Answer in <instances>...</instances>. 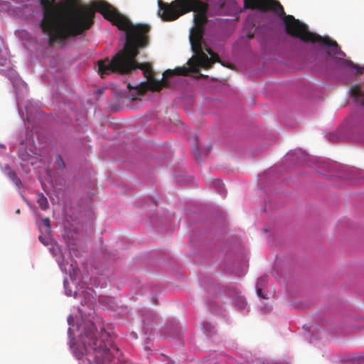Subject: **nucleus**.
<instances>
[{
  "label": "nucleus",
  "mask_w": 364,
  "mask_h": 364,
  "mask_svg": "<svg viewBox=\"0 0 364 364\" xmlns=\"http://www.w3.org/2000/svg\"><path fill=\"white\" fill-rule=\"evenodd\" d=\"M72 11L51 10L44 13L40 26L43 33L48 36V43H63L71 37L82 34L93 23L95 12L100 13L103 17L112 23L119 30L126 31V41L122 50L118 52L111 60L106 58L97 62L95 69L102 78L112 73L128 74L136 68L143 71L147 81L141 82L135 90L143 95L147 90L160 91L166 85L164 79L176 75L187 76L191 73H198V67L210 68L215 62L230 68L220 60L218 54L210 48L206 51L209 58L203 50V35L209 16L221 15L225 5L223 0H174L168 4L158 1V15L163 21H171L181 16L193 12L195 28L190 34V43L195 57L188 60L189 68L177 67L174 70H167L163 73L161 80L154 78L151 64L139 63L136 57L139 48L146 47L149 43L147 33L151 27L148 24H132L130 20L120 14L113 6L105 1H97L92 4L81 5L77 0H68Z\"/></svg>",
  "instance_id": "nucleus-1"
},
{
  "label": "nucleus",
  "mask_w": 364,
  "mask_h": 364,
  "mask_svg": "<svg viewBox=\"0 0 364 364\" xmlns=\"http://www.w3.org/2000/svg\"><path fill=\"white\" fill-rule=\"evenodd\" d=\"M117 351L105 328L100 327L98 332L92 322L86 323L74 348L76 358L81 360L85 357L89 364H118L114 354Z\"/></svg>",
  "instance_id": "nucleus-2"
},
{
  "label": "nucleus",
  "mask_w": 364,
  "mask_h": 364,
  "mask_svg": "<svg viewBox=\"0 0 364 364\" xmlns=\"http://www.w3.org/2000/svg\"><path fill=\"white\" fill-rule=\"evenodd\" d=\"M285 29L290 36L304 42L317 43L320 46H326L328 55H336L341 52V48L335 41L328 36H321L309 31L307 25L292 16H287Z\"/></svg>",
  "instance_id": "nucleus-3"
},
{
  "label": "nucleus",
  "mask_w": 364,
  "mask_h": 364,
  "mask_svg": "<svg viewBox=\"0 0 364 364\" xmlns=\"http://www.w3.org/2000/svg\"><path fill=\"white\" fill-rule=\"evenodd\" d=\"M255 10L261 12L272 11L282 16L285 14L282 4L278 0H255V4H252Z\"/></svg>",
  "instance_id": "nucleus-4"
},
{
  "label": "nucleus",
  "mask_w": 364,
  "mask_h": 364,
  "mask_svg": "<svg viewBox=\"0 0 364 364\" xmlns=\"http://www.w3.org/2000/svg\"><path fill=\"white\" fill-rule=\"evenodd\" d=\"M350 95L356 102L364 106V93L358 86L355 85L350 87Z\"/></svg>",
  "instance_id": "nucleus-5"
},
{
  "label": "nucleus",
  "mask_w": 364,
  "mask_h": 364,
  "mask_svg": "<svg viewBox=\"0 0 364 364\" xmlns=\"http://www.w3.org/2000/svg\"><path fill=\"white\" fill-rule=\"evenodd\" d=\"M37 203L42 210H46L49 207L48 200L43 193L38 195Z\"/></svg>",
  "instance_id": "nucleus-6"
},
{
  "label": "nucleus",
  "mask_w": 364,
  "mask_h": 364,
  "mask_svg": "<svg viewBox=\"0 0 364 364\" xmlns=\"http://www.w3.org/2000/svg\"><path fill=\"white\" fill-rule=\"evenodd\" d=\"M343 65L348 66V68H350L351 69L355 70L356 73L358 75H360L364 72V66L360 67L359 65H355L351 61L345 60Z\"/></svg>",
  "instance_id": "nucleus-7"
},
{
  "label": "nucleus",
  "mask_w": 364,
  "mask_h": 364,
  "mask_svg": "<svg viewBox=\"0 0 364 364\" xmlns=\"http://www.w3.org/2000/svg\"><path fill=\"white\" fill-rule=\"evenodd\" d=\"M7 176L9 178V179L12 181L18 187H19L21 185V181L17 176L16 172L11 170L9 168V171L7 173Z\"/></svg>",
  "instance_id": "nucleus-8"
},
{
  "label": "nucleus",
  "mask_w": 364,
  "mask_h": 364,
  "mask_svg": "<svg viewBox=\"0 0 364 364\" xmlns=\"http://www.w3.org/2000/svg\"><path fill=\"white\" fill-rule=\"evenodd\" d=\"M234 304L235 306H238L239 308L243 309H245L247 306V303L245 301V299L242 296H238L234 299Z\"/></svg>",
  "instance_id": "nucleus-9"
},
{
  "label": "nucleus",
  "mask_w": 364,
  "mask_h": 364,
  "mask_svg": "<svg viewBox=\"0 0 364 364\" xmlns=\"http://www.w3.org/2000/svg\"><path fill=\"white\" fill-rule=\"evenodd\" d=\"M267 281L266 279V277H261L258 279L257 281V295L263 299H267V297L265 296H264L262 293V288L260 287V286L263 284V283H265Z\"/></svg>",
  "instance_id": "nucleus-10"
},
{
  "label": "nucleus",
  "mask_w": 364,
  "mask_h": 364,
  "mask_svg": "<svg viewBox=\"0 0 364 364\" xmlns=\"http://www.w3.org/2000/svg\"><path fill=\"white\" fill-rule=\"evenodd\" d=\"M7 62V58L1 50V40L0 39V65L4 66L6 65Z\"/></svg>",
  "instance_id": "nucleus-11"
},
{
  "label": "nucleus",
  "mask_w": 364,
  "mask_h": 364,
  "mask_svg": "<svg viewBox=\"0 0 364 364\" xmlns=\"http://www.w3.org/2000/svg\"><path fill=\"white\" fill-rule=\"evenodd\" d=\"M252 4H255V0H244V6L245 9L255 10V9L252 8L253 6H252Z\"/></svg>",
  "instance_id": "nucleus-12"
},
{
  "label": "nucleus",
  "mask_w": 364,
  "mask_h": 364,
  "mask_svg": "<svg viewBox=\"0 0 364 364\" xmlns=\"http://www.w3.org/2000/svg\"><path fill=\"white\" fill-rule=\"evenodd\" d=\"M38 239L45 245H47L49 244V237L47 236L40 235L38 237Z\"/></svg>",
  "instance_id": "nucleus-13"
},
{
  "label": "nucleus",
  "mask_w": 364,
  "mask_h": 364,
  "mask_svg": "<svg viewBox=\"0 0 364 364\" xmlns=\"http://www.w3.org/2000/svg\"><path fill=\"white\" fill-rule=\"evenodd\" d=\"M43 223L44 225L46 227V232H50V220L48 218L43 219Z\"/></svg>",
  "instance_id": "nucleus-14"
},
{
  "label": "nucleus",
  "mask_w": 364,
  "mask_h": 364,
  "mask_svg": "<svg viewBox=\"0 0 364 364\" xmlns=\"http://www.w3.org/2000/svg\"><path fill=\"white\" fill-rule=\"evenodd\" d=\"M214 185L215 186V187L218 188V189H220L223 188V183H222L221 181L220 180H215L214 182H213Z\"/></svg>",
  "instance_id": "nucleus-15"
},
{
  "label": "nucleus",
  "mask_w": 364,
  "mask_h": 364,
  "mask_svg": "<svg viewBox=\"0 0 364 364\" xmlns=\"http://www.w3.org/2000/svg\"><path fill=\"white\" fill-rule=\"evenodd\" d=\"M57 160H58V164H59L60 167L64 168L65 166V164L63 162V159H62L60 156L58 155L57 156Z\"/></svg>",
  "instance_id": "nucleus-16"
},
{
  "label": "nucleus",
  "mask_w": 364,
  "mask_h": 364,
  "mask_svg": "<svg viewBox=\"0 0 364 364\" xmlns=\"http://www.w3.org/2000/svg\"><path fill=\"white\" fill-rule=\"evenodd\" d=\"M41 4L43 6H46L49 4V0H41Z\"/></svg>",
  "instance_id": "nucleus-17"
},
{
  "label": "nucleus",
  "mask_w": 364,
  "mask_h": 364,
  "mask_svg": "<svg viewBox=\"0 0 364 364\" xmlns=\"http://www.w3.org/2000/svg\"><path fill=\"white\" fill-rule=\"evenodd\" d=\"M195 156H196V158L198 160H200L201 159L200 154L198 153V151L196 150H195Z\"/></svg>",
  "instance_id": "nucleus-18"
},
{
  "label": "nucleus",
  "mask_w": 364,
  "mask_h": 364,
  "mask_svg": "<svg viewBox=\"0 0 364 364\" xmlns=\"http://www.w3.org/2000/svg\"><path fill=\"white\" fill-rule=\"evenodd\" d=\"M128 87L129 89H131V85L129 84L128 85Z\"/></svg>",
  "instance_id": "nucleus-19"
},
{
  "label": "nucleus",
  "mask_w": 364,
  "mask_h": 364,
  "mask_svg": "<svg viewBox=\"0 0 364 364\" xmlns=\"http://www.w3.org/2000/svg\"><path fill=\"white\" fill-rule=\"evenodd\" d=\"M53 1H54L55 0H52Z\"/></svg>",
  "instance_id": "nucleus-20"
}]
</instances>
